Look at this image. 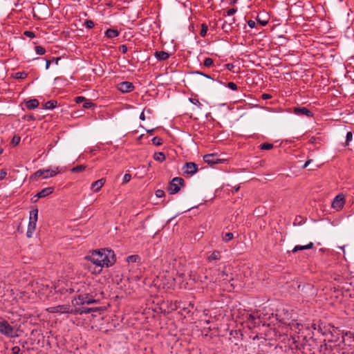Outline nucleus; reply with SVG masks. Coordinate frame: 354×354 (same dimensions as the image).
I'll return each mask as SVG.
<instances>
[{
    "mask_svg": "<svg viewBox=\"0 0 354 354\" xmlns=\"http://www.w3.org/2000/svg\"><path fill=\"white\" fill-rule=\"evenodd\" d=\"M94 265L100 268L99 272L103 267H111L116 261L115 254L112 250L102 248L98 250H93L90 256L85 257Z\"/></svg>",
    "mask_w": 354,
    "mask_h": 354,
    "instance_id": "1",
    "label": "nucleus"
},
{
    "mask_svg": "<svg viewBox=\"0 0 354 354\" xmlns=\"http://www.w3.org/2000/svg\"><path fill=\"white\" fill-rule=\"evenodd\" d=\"M17 331L7 320L0 317V334L8 338H15L19 337Z\"/></svg>",
    "mask_w": 354,
    "mask_h": 354,
    "instance_id": "2",
    "label": "nucleus"
},
{
    "mask_svg": "<svg viewBox=\"0 0 354 354\" xmlns=\"http://www.w3.org/2000/svg\"><path fill=\"white\" fill-rule=\"evenodd\" d=\"M38 219V209L35 208L30 212L29 223L26 232V236L31 238L35 230L36 223Z\"/></svg>",
    "mask_w": 354,
    "mask_h": 354,
    "instance_id": "3",
    "label": "nucleus"
},
{
    "mask_svg": "<svg viewBox=\"0 0 354 354\" xmlns=\"http://www.w3.org/2000/svg\"><path fill=\"white\" fill-rule=\"evenodd\" d=\"M99 300L91 298L88 294L79 295L71 301L72 305L74 306L84 304H97Z\"/></svg>",
    "mask_w": 354,
    "mask_h": 354,
    "instance_id": "4",
    "label": "nucleus"
},
{
    "mask_svg": "<svg viewBox=\"0 0 354 354\" xmlns=\"http://www.w3.org/2000/svg\"><path fill=\"white\" fill-rule=\"evenodd\" d=\"M185 185V180L180 177L174 178L168 185L167 189L170 194H177L180 190V187Z\"/></svg>",
    "mask_w": 354,
    "mask_h": 354,
    "instance_id": "5",
    "label": "nucleus"
},
{
    "mask_svg": "<svg viewBox=\"0 0 354 354\" xmlns=\"http://www.w3.org/2000/svg\"><path fill=\"white\" fill-rule=\"evenodd\" d=\"M46 310L50 313H69L73 314V308L69 305H59L46 308Z\"/></svg>",
    "mask_w": 354,
    "mask_h": 354,
    "instance_id": "6",
    "label": "nucleus"
},
{
    "mask_svg": "<svg viewBox=\"0 0 354 354\" xmlns=\"http://www.w3.org/2000/svg\"><path fill=\"white\" fill-rule=\"evenodd\" d=\"M185 174L194 175L198 171V165L192 162H186L182 168Z\"/></svg>",
    "mask_w": 354,
    "mask_h": 354,
    "instance_id": "7",
    "label": "nucleus"
},
{
    "mask_svg": "<svg viewBox=\"0 0 354 354\" xmlns=\"http://www.w3.org/2000/svg\"><path fill=\"white\" fill-rule=\"evenodd\" d=\"M345 198L342 194H338L332 202V207L336 210H340L344 205Z\"/></svg>",
    "mask_w": 354,
    "mask_h": 354,
    "instance_id": "8",
    "label": "nucleus"
},
{
    "mask_svg": "<svg viewBox=\"0 0 354 354\" xmlns=\"http://www.w3.org/2000/svg\"><path fill=\"white\" fill-rule=\"evenodd\" d=\"M117 88L122 93H129L134 89V86L131 82H122L117 85Z\"/></svg>",
    "mask_w": 354,
    "mask_h": 354,
    "instance_id": "9",
    "label": "nucleus"
},
{
    "mask_svg": "<svg viewBox=\"0 0 354 354\" xmlns=\"http://www.w3.org/2000/svg\"><path fill=\"white\" fill-rule=\"evenodd\" d=\"M54 192L53 187H48L41 189L39 192H38L34 198H36V200L33 201V203H36L39 198H44L46 196H49Z\"/></svg>",
    "mask_w": 354,
    "mask_h": 354,
    "instance_id": "10",
    "label": "nucleus"
},
{
    "mask_svg": "<svg viewBox=\"0 0 354 354\" xmlns=\"http://www.w3.org/2000/svg\"><path fill=\"white\" fill-rule=\"evenodd\" d=\"M203 160L209 165L221 163L222 162L214 153L205 155L203 156Z\"/></svg>",
    "mask_w": 354,
    "mask_h": 354,
    "instance_id": "11",
    "label": "nucleus"
},
{
    "mask_svg": "<svg viewBox=\"0 0 354 354\" xmlns=\"http://www.w3.org/2000/svg\"><path fill=\"white\" fill-rule=\"evenodd\" d=\"M100 310V308L94 307V308H75L73 309V314H88L92 312H97Z\"/></svg>",
    "mask_w": 354,
    "mask_h": 354,
    "instance_id": "12",
    "label": "nucleus"
},
{
    "mask_svg": "<svg viewBox=\"0 0 354 354\" xmlns=\"http://www.w3.org/2000/svg\"><path fill=\"white\" fill-rule=\"evenodd\" d=\"M294 113L298 115H306L308 118L313 116V112L306 107H295Z\"/></svg>",
    "mask_w": 354,
    "mask_h": 354,
    "instance_id": "13",
    "label": "nucleus"
},
{
    "mask_svg": "<svg viewBox=\"0 0 354 354\" xmlns=\"http://www.w3.org/2000/svg\"><path fill=\"white\" fill-rule=\"evenodd\" d=\"M105 181L106 180L104 178H101L100 180H97L93 182L91 184V189H93V191L94 192H98L102 188V187L104 185Z\"/></svg>",
    "mask_w": 354,
    "mask_h": 354,
    "instance_id": "14",
    "label": "nucleus"
},
{
    "mask_svg": "<svg viewBox=\"0 0 354 354\" xmlns=\"http://www.w3.org/2000/svg\"><path fill=\"white\" fill-rule=\"evenodd\" d=\"M39 105V102L37 99H32L26 102V106L29 110L35 109L37 108Z\"/></svg>",
    "mask_w": 354,
    "mask_h": 354,
    "instance_id": "15",
    "label": "nucleus"
},
{
    "mask_svg": "<svg viewBox=\"0 0 354 354\" xmlns=\"http://www.w3.org/2000/svg\"><path fill=\"white\" fill-rule=\"evenodd\" d=\"M154 56L158 60L165 61L169 57V54L165 51H156Z\"/></svg>",
    "mask_w": 354,
    "mask_h": 354,
    "instance_id": "16",
    "label": "nucleus"
},
{
    "mask_svg": "<svg viewBox=\"0 0 354 354\" xmlns=\"http://www.w3.org/2000/svg\"><path fill=\"white\" fill-rule=\"evenodd\" d=\"M313 243L310 242L308 244L305 245H296L292 249V252H296L297 251L304 250H309L313 248Z\"/></svg>",
    "mask_w": 354,
    "mask_h": 354,
    "instance_id": "17",
    "label": "nucleus"
},
{
    "mask_svg": "<svg viewBox=\"0 0 354 354\" xmlns=\"http://www.w3.org/2000/svg\"><path fill=\"white\" fill-rule=\"evenodd\" d=\"M59 172L58 168L56 167L55 169H44V178H48L50 177L55 176Z\"/></svg>",
    "mask_w": 354,
    "mask_h": 354,
    "instance_id": "18",
    "label": "nucleus"
},
{
    "mask_svg": "<svg viewBox=\"0 0 354 354\" xmlns=\"http://www.w3.org/2000/svg\"><path fill=\"white\" fill-rule=\"evenodd\" d=\"M118 35L119 32L114 29H107L105 32V35L110 39L116 37Z\"/></svg>",
    "mask_w": 354,
    "mask_h": 354,
    "instance_id": "19",
    "label": "nucleus"
},
{
    "mask_svg": "<svg viewBox=\"0 0 354 354\" xmlns=\"http://www.w3.org/2000/svg\"><path fill=\"white\" fill-rule=\"evenodd\" d=\"M221 259V252L217 250H214L207 258L208 261H216Z\"/></svg>",
    "mask_w": 354,
    "mask_h": 354,
    "instance_id": "20",
    "label": "nucleus"
},
{
    "mask_svg": "<svg viewBox=\"0 0 354 354\" xmlns=\"http://www.w3.org/2000/svg\"><path fill=\"white\" fill-rule=\"evenodd\" d=\"M235 22V19L233 18L232 19L231 21L229 23V24H227L226 21H224L223 26H222V29L226 32H228L229 31H230L232 30V24H234Z\"/></svg>",
    "mask_w": 354,
    "mask_h": 354,
    "instance_id": "21",
    "label": "nucleus"
},
{
    "mask_svg": "<svg viewBox=\"0 0 354 354\" xmlns=\"http://www.w3.org/2000/svg\"><path fill=\"white\" fill-rule=\"evenodd\" d=\"M153 158L155 160L162 162L165 160L166 157L164 153L156 152L153 155Z\"/></svg>",
    "mask_w": 354,
    "mask_h": 354,
    "instance_id": "22",
    "label": "nucleus"
},
{
    "mask_svg": "<svg viewBox=\"0 0 354 354\" xmlns=\"http://www.w3.org/2000/svg\"><path fill=\"white\" fill-rule=\"evenodd\" d=\"M57 105V102L56 100H49L45 103V108L46 109H55Z\"/></svg>",
    "mask_w": 354,
    "mask_h": 354,
    "instance_id": "23",
    "label": "nucleus"
},
{
    "mask_svg": "<svg viewBox=\"0 0 354 354\" xmlns=\"http://www.w3.org/2000/svg\"><path fill=\"white\" fill-rule=\"evenodd\" d=\"M140 257L137 254H133L127 257V262L128 263H136L140 261Z\"/></svg>",
    "mask_w": 354,
    "mask_h": 354,
    "instance_id": "24",
    "label": "nucleus"
},
{
    "mask_svg": "<svg viewBox=\"0 0 354 354\" xmlns=\"http://www.w3.org/2000/svg\"><path fill=\"white\" fill-rule=\"evenodd\" d=\"M234 238V234L232 232H227L223 234L222 236V239L225 242H229Z\"/></svg>",
    "mask_w": 354,
    "mask_h": 354,
    "instance_id": "25",
    "label": "nucleus"
},
{
    "mask_svg": "<svg viewBox=\"0 0 354 354\" xmlns=\"http://www.w3.org/2000/svg\"><path fill=\"white\" fill-rule=\"evenodd\" d=\"M44 169H39L36 172L33 174V175L30 177V179H37L39 177L44 178Z\"/></svg>",
    "mask_w": 354,
    "mask_h": 354,
    "instance_id": "26",
    "label": "nucleus"
},
{
    "mask_svg": "<svg viewBox=\"0 0 354 354\" xmlns=\"http://www.w3.org/2000/svg\"><path fill=\"white\" fill-rule=\"evenodd\" d=\"M28 74L26 72H17L15 73L14 77L18 80H23L27 77Z\"/></svg>",
    "mask_w": 354,
    "mask_h": 354,
    "instance_id": "27",
    "label": "nucleus"
},
{
    "mask_svg": "<svg viewBox=\"0 0 354 354\" xmlns=\"http://www.w3.org/2000/svg\"><path fill=\"white\" fill-rule=\"evenodd\" d=\"M86 169V166L83 165H77L71 169V171L73 173L81 172Z\"/></svg>",
    "mask_w": 354,
    "mask_h": 354,
    "instance_id": "28",
    "label": "nucleus"
},
{
    "mask_svg": "<svg viewBox=\"0 0 354 354\" xmlns=\"http://www.w3.org/2000/svg\"><path fill=\"white\" fill-rule=\"evenodd\" d=\"M273 148V145L268 142L263 143L260 145V149L262 150H270Z\"/></svg>",
    "mask_w": 354,
    "mask_h": 354,
    "instance_id": "29",
    "label": "nucleus"
},
{
    "mask_svg": "<svg viewBox=\"0 0 354 354\" xmlns=\"http://www.w3.org/2000/svg\"><path fill=\"white\" fill-rule=\"evenodd\" d=\"M218 275V279L220 280L230 281V280L227 279V274L225 272V271L220 272Z\"/></svg>",
    "mask_w": 354,
    "mask_h": 354,
    "instance_id": "30",
    "label": "nucleus"
},
{
    "mask_svg": "<svg viewBox=\"0 0 354 354\" xmlns=\"http://www.w3.org/2000/svg\"><path fill=\"white\" fill-rule=\"evenodd\" d=\"M214 64L213 59L210 57H206L203 62V65L205 67H211Z\"/></svg>",
    "mask_w": 354,
    "mask_h": 354,
    "instance_id": "31",
    "label": "nucleus"
},
{
    "mask_svg": "<svg viewBox=\"0 0 354 354\" xmlns=\"http://www.w3.org/2000/svg\"><path fill=\"white\" fill-rule=\"evenodd\" d=\"M35 50L37 54L38 55H44L46 53V50L41 46H36L35 47Z\"/></svg>",
    "mask_w": 354,
    "mask_h": 354,
    "instance_id": "32",
    "label": "nucleus"
},
{
    "mask_svg": "<svg viewBox=\"0 0 354 354\" xmlns=\"http://www.w3.org/2000/svg\"><path fill=\"white\" fill-rule=\"evenodd\" d=\"M21 138L17 135H15L11 140V145L12 146H17L20 142Z\"/></svg>",
    "mask_w": 354,
    "mask_h": 354,
    "instance_id": "33",
    "label": "nucleus"
},
{
    "mask_svg": "<svg viewBox=\"0 0 354 354\" xmlns=\"http://www.w3.org/2000/svg\"><path fill=\"white\" fill-rule=\"evenodd\" d=\"M353 140V133L351 131H348L346 133V146H348L351 141Z\"/></svg>",
    "mask_w": 354,
    "mask_h": 354,
    "instance_id": "34",
    "label": "nucleus"
},
{
    "mask_svg": "<svg viewBox=\"0 0 354 354\" xmlns=\"http://www.w3.org/2000/svg\"><path fill=\"white\" fill-rule=\"evenodd\" d=\"M95 106V104L91 102V101L89 100H86L84 102V104H83V108L84 109H91L92 107H94Z\"/></svg>",
    "mask_w": 354,
    "mask_h": 354,
    "instance_id": "35",
    "label": "nucleus"
},
{
    "mask_svg": "<svg viewBox=\"0 0 354 354\" xmlns=\"http://www.w3.org/2000/svg\"><path fill=\"white\" fill-rule=\"evenodd\" d=\"M152 141V143L154 145H156V146H159V145H161L162 143V139L158 138V137H154L152 138L151 140Z\"/></svg>",
    "mask_w": 354,
    "mask_h": 354,
    "instance_id": "36",
    "label": "nucleus"
},
{
    "mask_svg": "<svg viewBox=\"0 0 354 354\" xmlns=\"http://www.w3.org/2000/svg\"><path fill=\"white\" fill-rule=\"evenodd\" d=\"M207 26L205 24H203L201 26V30L200 32L201 36L205 37L207 34Z\"/></svg>",
    "mask_w": 354,
    "mask_h": 354,
    "instance_id": "37",
    "label": "nucleus"
},
{
    "mask_svg": "<svg viewBox=\"0 0 354 354\" xmlns=\"http://www.w3.org/2000/svg\"><path fill=\"white\" fill-rule=\"evenodd\" d=\"M84 26H85L87 28L91 29V28H93V26H94V23H93V21L89 20V19H87V20H86V21H85V22H84Z\"/></svg>",
    "mask_w": 354,
    "mask_h": 354,
    "instance_id": "38",
    "label": "nucleus"
},
{
    "mask_svg": "<svg viewBox=\"0 0 354 354\" xmlns=\"http://www.w3.org/2000/svg\"><path fill=\"white\" fill-rule=\"evenodd\" d=\"M227 86L229 88L234 90V91L237 89V85L234 82H228L227 84Z\"/></svg>",
    "mask_w": 354,
    "mask_h": 354,
    "instance_id": "39",
    "label": "nucleus"
},
{
    "mask_svg": "<svg viewBox=\"0 0 354 354\" xmlns=\"http://www.w3.org/2000/svg\"><path fill=\"white\" fill-rule=\"evenodd\" d=\"M131 178V174H124L123 179H122L123 183H127L129 182Z\"/></svg>",
    "mask_w": 354,
    "mask_h": 354,
    "instance_id": "40",
    "label": "nucleus"
},
{
    "mask_svg": "<svg viewBox=\"0 0 354 354\" xmlns=\"http://www.w3.org/2000/svg\"><path fill=\"white\" fill-rule=\"evenodd\" d=\"M157 198H162L165 196V192L162 189H158L155 193Z\"/></svg>",
    "mask_w": 354,
    "mask_h": 354,
    "instance_id": "41",
    "label": "nucleus"
},
{
    "mask_svg": "<svg viewBox=\"0 0 354 354\" xmlns=\"http://www.w3.org/2000/svg\"><path fill=\"white\" fill-rule=\"evenodd\" d=\"M75 101L77 104H80L86 101V98L83 96H78L75 97Z\"/></svg>",
    "mask_w": 354,
    "mask_h": 354,
    "instance_id": "42",
    "label": "nucleus"
},
{
    "mask_svg": "<svg viewBox=\"0 0 354 354\" xmlns=\"http://www.w3.org/2000/svg\"><path fill=\"white\" fill-rule=\"evenodd\" d=\"M189 100L190 101L191 103H192L194 105H197L198 106H201V102H199L198 100L197 99H195V98H189Z\"/></svg>",
    "mask_w": 354,
    "mask_h": 354,
    "instance_id": "43",
    "label": "nucleus"
},
{
    "mask_svg": "<svg viewBox=\"0 0 354 354\" xmlns=\"http://www.w3.org/2000/svg\"><path fill=\"white\" fill-rule=\"evenodd\" d=\"M12 352L13 354H21V349L19 346H15L12 348Z\"/></svg>",
    "mask_w": 354,
    "mask_h": 354,
    "instance_id": "44",
    "label": "nucleus"
},
{
    "mask_svg": "<svg viewBox=\"0 0 354 354\" xmlns=\"http://www.w3.org/2000/svg\"><path fill=\"white\" fill-rule=\"evenodd\" d=\"M236 12H237V8H230V9H229V10L227 11V15H228V16L233 15H234V14H235Z\"/></svg>",
    "mask_w": 354,
    "mask_h": 354,
    "instance_id": "45",
    "label": "nucleus"
},
{
    "mask_svg": "<svg viewBox=\"0 0 354 354\" xmlns=\"http://www.w3.org/2000/svg\"><path fill=\"white\" fill-rule=\"evenodd\" d=\"M24 35L27 36V37H31V38H33L35 37V35L33 32L32 31H29V30H26L24 32Z\"/></svg>",
    "mask_w": 354,
    "mask_h": 354,
    "instance_id": "46",
    "label": "nucleus"
},
{
    "mask_svg": "<svg viewBox=\"0 0 354 354\" xmlns=\"http://www.w3.org/2000/svg\"><path fill=\"white\" fill-rule=\"evenodd\" d=\"M7 175V171L6 169L0 170V180H3L6 178Z\"/></svg>",
    "mask_w": 354,
    "mask_h": 354,
    "instance_id": "47",
    "label": "nucleus"
},
{
    "mask_svg": "<svg viewBox=\"0 0 354 354\" xmlns=\"http://www.w3.org/2000/svg\"><path fill=\"white\" fill-rule=\"evenodd\" d=\"M193 73H196V74H198V75H202V76H204L205 77L207 78V79H211V80H213L212 77H211L209 75H207V74H205L201 71H195V72H193Z\"/></svg>",
    "mask_w": 354,
    "mask_h": 354,
    "instance_id": "48",
    "label": "nucleus"
},
{
    "mask_svg": "<svg viewBox=\"0 0 354 354\" xmlns=\"http://www.w3.org/2000/svg\"><path fill=\"white\" fill-rule=\"evenodd\" d=\"M119 49L122 53H126L128 50V48L126 45H121Z\"/></svg>",
    "mask_w": 354,
    "mask_h": 354,
    "instance_id": "49",
    "label": "nucleus"
},
{
    "mask_svg": "<svg viewBox=\"0 0 354 354\" xmlns=\"http://www.w3.org/2000/svg\"><path fill=\"white\" fill-rule=\"evenodd\" d=\"M317 140H320V138H317V137H315V136H312L310 140H309V142L311 143V144H313V143H315L317 142Z\"/></svg>",
    "mask_w": 354,
    "mask_h": 354,
    "instance_id": "50",
    "label": "nucleus"
},
{
    "mask_svg": "<svg viewBox=\"0 0 354 354\" xmlns=\"http://www.w3.org/2000/svg\"><path fill=\"white\" fill-rule=\"evenodd\" d=\"M258 23L261 24L262 26H266L268 24V21L267 20H261L259 17L257 19Z\"/></svg>",
    "mask_w": 354,
    "mask_h": 354,
    "instance_id": "51",
    "label": "nucleus"
},
{
    "mask_svg": "<svg viewBox=\"0 0 354 354\" xmlns=\"http://www.w3.org/2000/svg\"><path fill=\"white\" fill-rule=\"evenodd\" d=\"M248 26H249V27H250V28H254V27H255V24H256V23H255V21H253V20H249V21H248Z\"/></svg>",
    "mask_w": 354,
    "mask_h": 354,
    "instance_id": "52",
    "label": "nucleus"
},
{
    "mask_svg": "<svg viewBox=\"0 0 354 354\" xmlns=\"http://www.w3.org/2000/svg\"><path fill=\"white\" fill-rule=\"evenodd\" d=\"M234 66L233 64H231V63H229V64H225V68L229 70V71H232V69L234 68Z\"/></svg>",
    "mask_w": 354,
    "mask_h": 354,
    "instance_id": "53",
    "label": "nucleus"
},
{
    "mask_svg": "<svg viewBox=\"0 0 354 354\" xmlns=\"http://www.w3.org/2000/svg\"><path fill=\"white\" fill-rule=\"evenodd\" d=\"M271 97H272L271 95L268 94V93H263L261 95V98L263 99V100L270 99V98H271Z\"/></svg>",
    "mask_w": 354,
    "mask_h": 354,
    "instance_id": "54",
    "label": "nucleus"
},
{
    "mask_svg": "<svg viewBox=\"0 0 354 354\" xmlns=\"http://www.w3.org/2000/svg\"><path fill=\"white\" fill-rule=\"evenodd\" d=\"M24 118L26 119L27 120H34L35 119V118H34V116L32 115H25Z\"/></svg>",
    "mask_w": 354,
    "mask_h": 354,
    "instance_id": "55",
    "label": "nucleus"
},
{
    "mask_svg": "<svg viewBox=\"0 0 354 354\" xmlns=\"http://www.w3.org/2000/svg\"><path fill=\"white\" fill-rule=\"evenodd\" d=\"M300 223L301 222V217L299 216V217H297L294 221V225H296L297 223Z\"/></svg>",
    "mask_w": 354,
    "mask_h": 354,
    "instance_id": "56",
    "label": "nucleus"
},
{
    "mask_svg": "<svg viewBox=\"0 0 354 354\" xmlns=\"http://www.w3.org/2000/svg\"><path fill=\"white\" fill-rule=\"evenodd\" d=\"M51 60H46V69H48L51 63Z\"/></svg>",
    "mask_w": 354,
    "mask_h": 354,
    "instance_id": "57",
    "label": "nucleus"
},
{
    "mask_svg": "<svg viewBox=\"0 0 354 354\" xmlns=\"http://www.w3.org/2000/svg\"><path fill=\"white\" fill-rule=\"evenodd\" d=\"M311 161H312V160H310H310H308L304 163V165L303 167H304V168L307 167L309 165V164L310 163V162H311Z\"/></svg>",
    "mask_w": 354,
    "mask_h": 354,
    "instance_id": "58",
    "label": "nucleus"
},
{
    "mask_svg": "<svg viewBox=\"0 0 354 354\" xmlns=\"http://www.w3.org/2000/svg\"><path fill=\"white\" fill-rule=\"evenodd\" d=\"M255 317L252 315H249L248 316V319L252 321V322H254L255 320Z\"/></svg>",
    "mask_w": 354,
    "mask_h": 354,
    "instance_id": "59",
    "label": "nucleus"
},
{
    "mask_svg": "<svg viewBox=\"0 0 354 354\" xmlns=\"http://www.w3.org/2000/svg\"><path fill=\"white\" fill-rule=\"evenodd\" d=\"M140 119L141 120H145V113H144V111H142L140 115Z\"/></svg>",
    "mask_w": 354,
    "mask_h": 354,
    "instance_id": "60",
    "label": "nucleus"
},
{
    "mask_svg": "<svg viewBox=\"0 0 354 354\" xmlns=\"http://www.w3.org/2000/svg\"><path fill=\"white\" fill-rule=\"evenodd\" d=\"M59 60H60V57H57V58H56V59H53L52 60V62L55 61V64H58V62H59Z\"/></svg>",
    "mask_w": 354,
    "mask_h": 354,
    "instance_id": "61",
    "label": "nucleus"
},
{
    "mask_svg": "<svg viewBox=\"0 0 354 354\" xmlns=\"http://www.w3.org/2000/svg\"><path fill=\"white\" fill-rule=\"evenodd\" d=\"M230 5H234L236 3L237 0H229Z\"/></svg>",
    "mask_w": 354,
    "mask_h": 354,
    "instance_id": "62",
    "label": "nucleus"
},
{
    "mask_svg": "<svg viewBox=\"0 0 354 354\" xmlns=\"http://www.w3.org/2000/svg\"><path fill=\"white\" fill-rule=\"evenodd\" d=\"M147 131L149 133L151 134V133H153V132L154 131V129H151V130H147Z\"/></svg>",
    "mask_w": 354,
    "mask_h": 354,
    "instance_id": "63",
    "label": "nucleus"
},
{
    "mask_svg": "<svg viewBox=\"0 0 354 354\" xmlns=\"http://www.w3.org/2000/svg\"><path fill=\"white\" fill-rule=\"evenodd\" d=\"M339 248H340L341 250H343L344 253L345 252L344 251V246H339Z\"/></svg>",
    "mask_w": 354,
    "mask_h": 354,
    "instance_id": "64",
    "label": "nucleus"
}]
</instances>
